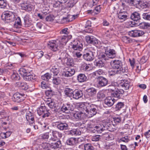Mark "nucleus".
Returning a JSON list of instances; mask_svg holds the SVG:
<instances>
[{
	"mask_svg": "<svg viewBox=\"0 0 150 150\" xmlns=\"http://www.w3.org/2000/svg\"><path fill=\"white\" fill-rule=\"evenodd\" d=\"M121 81V83L119 86L115 87L114 89H111V91L113 92L112 93V96L120 98L124 93V91L123 90H127L129 89L130 86L129 81L125 79Z\"/></svg>",
	"mask_w": 150,
	"mask_h": 150,
	"instance_id": "obj_1",
	"label": "nucleus"
},
{
	"mask_svg": "<svg viewBox=\"0 0 150 150\" xmlns=\"http://www.w3.org/2000/svg\"><path fill=\"white\" fill-rule=\"evenodd\" d=\"M47 45L50 49L54 52L57 51L62 48V44L58 39L50 41Z\"/></svg>",
	"mask_w": 150,
	"mask_h": 150,
	"instance_id": "obj_2",
	"label": "nucleus"
},
{
	"mask_svg": "<svg viewBox=\"0 0 150 150\" xmlns=\"http://www.w3.org/2000/svg\"><path fill=\"white\" fill-rule=\"evenodd\" d=\"M1 18L5 23H9L13 22L15 19V13L11 11H6L2 14Z\"/></svg>",
	"mask_w": 150,
	"mask_h": 150,
	"instance_id": "obj_3",
	"label": "nucleus"
},
{
	"mask_svg": "<svg viewBox=\"0 0 150 150\" xmlns=\"http://www.w3.org/2000/svg\"><path fill=\"white\" fill-rule=\"evenodd\" d=\"M110 65L113 69L118 70L121 73L126 72L127 69L125 68L122 67V63L121 61L119 60H114L110 62Z\"/></svg>",
	"mask_w": 150,
	"mask_h": 150,
	"instance_id": "obj_4",
	"label": "nucleus"
},
{
	"mask_svg": "<svg viewBox=\"0 0 150 150\" xmlns=\"http://www.w3.org/2000/svg\"><path fill=\"white\" fill-rule=\"evenodd\" d=\"M74 110V107L72 105L69 103H65L63 104L60 108L57 109V112L60 114H61L62 112L69 113L72 111Z\"/></svg>",
	"mask_w": 150,
	"mask_h": 150,
	"instance_id": "obj_5",
	"label": "nucleus"
},
{
	"mask_svg": "<svg viewBox=\"0 0 150 150\" xmlns=\"http://www.w3.org/2000/svg\"><path fill=\"white\" fill-rule=\"evenodd\" d=\"M37 112L39 116H41L43 118L48 117L51 115L50 113L45 106H41L38 108Z\"/></svg>",
	"mask_w": 150,
	"mask_h": 150,
	"instance_id": "obj_6",
	"label": "nucleus"
},
{
	"mask_svg": "<svg viewBox=\"0 0 150 150\" xmlns=\"http://www.w3.org/2000/svg\"><path fill=\"white\" fill-rule=\"evenodd\" d=\"M90 104L88 103H80L77 105L78 109L80 112L86 116Z\"/></svg>",
	"mask_w": 150,
	"mask_h": 150,
	"instance_id": "obj_7",
	"label": "nucleus"
},
{
	"mask_svg": "<svg viewBox=\"0 0 150 150\" xmlns=\"http://www.w3.org/2000/svg\"><path fill=\"white\" fill-rule=\"evenodd\" d=\"M70 46L74 50L81 51L83 48V45L82 42L76 40L71 42Z\"/></svg>",
	"mask_w": 150,
	"mask_h": 150,
	"instance_id": "obj_8",
	"label": "nucleus"
},
{
	"mask_svg": "<svg viewBox=\"0 0 150 150\" xmlns=\"http://www.w3.org/2000/svg\"><path fill=\"white\" fill-rule=\"evenodd\" d=\"M96 52L95 50L91 48L88 52L83 54V58L87 61H91L93 60L94 58V54Z\"/></svg>",
	"mask_w": 150,
	"mask_h": 150,
	"instance_id": "obj_9",
	"label": "nucleus"
},
{
	"mask_svg": "<svg viewBox=\"0 0 150 150\" xmlns=\"http://www.w3.org/2000/svg\"><path fill=\"white\" fill-rule=\"evenodd\" d=\"M98 108L96 105L91 104L88 111L86 116L90 118L96 115L97 113Z\"/></svg>",
	"mask_w": 150,
	"mask_h": 150,
	"instance_id": "obj_10",
	"label": "nucleus"
},
{
	"mask_svg": "<svg viewBox=\"0 0 150 150\" xmlns=\"http://www.w3.org/2000/svg\"><path fill=\"white\" fill-rule=\"evenodd\" d=\"M86 39L88 43L93 45L97 47L100 43V42L92 36H87L86 37Z\"/></svg>",
	"mask_w": 150,
	"mask_h": 150,
	"instance_id": "obj_11",
	"label": "nucleus"
},
{
	"mask_svg": "<svg viewBox=\"0 0 150 150\" xmlns=\"http://www.w3.org/2000/svg\"><path fill=\"white\" fill-rule=\"evenodd\" d=\"M25 95L24 94L17 92L15 93L12 98V100L15 102L19 103L24 100Z\"/></svg>",
	"mask_w": 150,
	"mask_h": 150,
	"instance_id": "obj_12",
	"label": "nucleus"
},
{
	"mask_svg": "<svg viewBox=\"0 0 150 150\" xmlns=\"http://www.w3.org/2000/svg\"><path fill=\"white\" fill-rule=\"evenodd\" d=\"M106 54L109 58H113L116 56L115 51L113 49H112L110 47H104Z\"/></svg>",
	"mask_w": 150,
	"mask_h": 150,
	"instance_id": "obj_13",
	"label": "nucleus"
},
{
	"mask_svg": "<svg viewBox=\"0 0 150 150\" xmlns=\"http://www.w3.org/2000/svg\"><path fill=\"white\" fill-rule=\"evenodd\" d=\"M75 73L73 69L68 68L64 69L62 73V75L65 77H70L73 76Z\"/></svg>",
	"mask_w": 150,
	"mask_h": 150,
	"instance_id": "obj_14",
	"label": "nucleus"
},
{
	"mask_svg": "<svg viewBox=\"0 0 150 150\" xmlns=\"http://www.w3.org/2000/svg\"><path fill=\"white\" fill-rule=\"evenodd\" d=\"M98 84L99 87H102L105 86L108 83V80L103 76H99L97 79Z\"/></svg>",
	"mask_w": 150,
	"mask_h": 150,
	"instance_id": "obj_15",
	"label": "nucleus"
},
{
	"mask_svg": "<svg viewBox=\"0 0 150 150\" xmlns=\"http://www.w3.org/2000/svg\"><path fill=\"white\" fill-rule=\"evenodd\" d=\"M144 34V31L139 30H132L128 33L129 35L133 37H136L142 36Z\"/></svg>",
	"mask_w": 150,
	"mask_h": 150,
	"instance_id": "obj_16",
	"label": "nucleus"
},
{
	"mask_svg": "<svg viewBox=\"0 0 150 150\" xmlns=\"http://www.w3.org/2000/svg\"><path fill=\"white\" fill-rule=\"evenodd\" d=\"M21 9L27 11H31L33 9V6L27 2L24 1L20 4Z\"/></svg>",
	"mask_w": 150,
	"mask_h": 150,
	"instance_id": "obj_17",
	"label": "nucleus"
},
{
	"mask_svg": "<svg viewBox=\"0 0 150 150\" xmlns=\"http://www.w3.org/2000/svg\"><path fill=\"white\" fill-rule=\"evenodd\" d=\"M103 131L107 130L109 131H114L115 129V127L112 124L107 122L103 125Z\"/></svg>",
	"mask_w": 150,
	"mask_h": 150,
	"instance_id": "obj_18",
	"label": "nucleus"
},
{
	"mask_svg": "<svg viewBox=\"0 0 150 150\" xmlns=\"http://www.w3.org/2000/svg\"><path fill=\"white\" fill-rule=\"evenodd\" d=\"M81 140V139L79 138L77 139L74 137H71L67 140L66 143L67 145L70 146H74L77 144V141Z\"/></svg>",
	"mask_w": 150,
	"mask_h": 150,
	"instance_id": "obj_19",
	"label": "nucleus"
},
{
	"mask_svg": "<svg viewBox=\"0 0 150 150\" xmlns=\"http://www.w3.org/2000/svg\"><path fill=\"white\" fill-rule=\"evenodd\" d=\"M27 120L30 122V125H33L34 123V117L33 113L30 111H27L26 114Z\"/></svg>",
	"mask_w": 150,
	"mask_h": 150,
	"instance_id": "obj_20",
	"label": "nucleus"
},
{
	"mask_svg": "<svg viewBox=\"0 0 150 150\" xmlns=\"http://www.w3.org/2000/svg\"><path fill=\"white\" fill-rule=\"evenodd\" d=\"M56 125H57V128L61 130H66L69 127L68 124L65 123H62L61 122H55Z\"/></svg>",
	"mask_w": 150,
	"mask_h": 150,
	"instance_id": "obj_21",
	"label": "nucleus"
},
{
	"mask_svg": "<svg viewBox=\"0 0 150 150\" xmlns=\"http://www.w3.org/2000/svg\"><path fill=\"white\" fill-rule=\"evenodd\" d=\"M115 100L113 98L110 96L108 97L104 100V103L108 106L111 107L113 105Z\"/></svg>",
	"mask_w": 150,
	"mask_h": 150,
	"instance_id": "obj_22",
	"label": "nucleus"
},
{
	"mask_svg": "<svg viewBox=\"0 0 150 150\" xmlns=\"http://www.w3.org/2000/svg\"><path fill=\"white\" fill-rule=\"evenodd\" d=\"M50 147L53 149H56L60 148L62 146L61 141L59 140L57 141H55L54 142L49 143Z\"/></svg>",
	"mask_w": 150,
	"mask_h": 150,
	"instance_id": "obj_23",
	"label": "nucleus"
},
{
	"mask_svg": "<svg viewBox=\"0 0 150 150\" xmlns=\"http://www.w3.org/2000/svg\"><path fill=\"white\" fill-rule=\"evenodd\" d=\"M103 127L100 125H95L93 129H91V131L93 133H101L103 131Z\"/></svg>",
	"mask_w": 150,
	"mask_h": 150,
	"instance_id": "obj_24",
	"label": "nucleus"
},
{
	"mask_svg": "<svg viewBox=\"0 0 150 150\" xmlns=\"http://www.w3.org/2000/svg\"><path fill=\"white\" fill-rule=\"evenodd\" d=\"M97 90L95 88L91 87L88 88L86 90L87 94L90 96H94L96 93Z\"/></svg>",
	"mask_w": 150,
	"mask_h": 150,
	"instance_id": "obj_25",
	"label": "nucleus"
},
{
	"mask_svg": "<svg viewBox=\"0 0 150 150\" xmlns=\"http://www.w3.org/2000/svg\"><path fill=\"white\" fill-rule=\"evenodd\" d=\"M23 79L26 81H33L36 79L35 76L30 74L29 72L23 76Z\"/></svg>",
	"mask_w": 150,
	"mask_h": 150,
	"instance_id": "obj_26",
	"label": "nucleus"
},
{
	"mask_svg": "<svg viewBox=\"0 0 150 150\" xmlns=\"http://www.w3.org/2000/svg\"><path fill=\"white\" fill-rule=\"evenodd\" d=\"M83 93L80 90H74L73 94V98L75 99H78L83 96Z\"/></svg>",
	"mask_w": 150,
	"mask_h": 150,
	"instance_id": "obj_27",
	"label": "nucleus"
},
{
	"mask_svg": "<svg viewBox=\"0 0 150 150\" xmlns=\"http://www.w3.org/2000/svg\"><path fill=\"white\" fill-rule=\"evenodd\" d=\"M29 15H26L24 18L25 25L26 27L29 26L32 24V21L29 17Z\"/></svg>",
	"mask_w": 150,
	"mask_h": 150,
	"instance_id": "obj_28",
	"label": "nucleus"
},
{
	"mask_svg": "<svg viewBox=\"0 0 150 150\" xmlns=\"http://www.w3.org/2000/svg\"><path fill=\"white\" fill-rule=\"evenodd\" d=\"M46 104L51 108H54L56 106L55 102L52 101L50 98H48L47 99Z\"/></svg>",
	"mask_w": 150,
	"mask_h": 150,
	"instance_id": "obj_29",
	"label": "nucleus"
},
{
	"mask_svg": "<svg viewBox=\"0 0 150 150\" xmlns=\"http://www.w3.org/2000/svg\"><path fill=\"white\" fill-rule=\"evenodd\" d=\"M74 91V89L69 87L66 88L64 90L65 95L69 97H71L72 96Z\"/></svg>",
	"mask_w": 150,
	"mask_h": 150,
	"instance_id": "obj_30",
	"label": "nucleus"
},
{
	"mask_svg": "<svg viewBox=\"0 0 150 150\" xmlns=\"http://www.w3.org/2000/svg\"><path fill=\"white\" fill-rule=\"evenodd\" d=\"M86 76L83 74H80L77 76V79L80 83L85 82L86 81Z\"/></svg>",
	"mask_w": 150,
	"mask_h": 150,
	"instance_id": "obj_31",
	"label": "nucleus"
},
{
	"mask_svg": "<svg viewBox=\"0 0 150 150\" xmlns=\"http://www.w3.org/2000/svg\"><path fill=\"white\" fill-rule=\"evenodd\" d=\"M131 18L134 21H137L140 19V14L137 12H134L131 15Z\"/></svg>",
	"mask_w": 150,
	"mask_h": 150,
	"instance_id": "obj_32",
	"label": "nucleus"
},
{
	"mask_svg": "<svg viewBox=\"0 0 150 150\" xmlns=\"http://www.w3.org/2000/svg\"><path fill=\"white\" fill-rule=\"evenodd\" d=\"M74 117L77 120H81L83 119V114L81 112H76L74 114Z\"/></svg>",
	"mask_w": 150,
	"mask_h": 150,
	"instance_id": "obj_33",
	"label": "nucleus"
},
{
	"mask_svg": "<svg viewBox=\"0 0 150 150\" xmlns=\"http://www.w3.org/2000/svg\"><path fill=\"white\" fill-rule=\"evenodd\" d=\"M118 17L119 19L124 21L127 18V16L126 13L120 12L118 13Z\"/></svg>",
	"mask_w": 150,
	"mask_h": 150,
	"instance_id": "obj_34",
	"label": "nucleus"
},
{
	"mask_svg": "<svg viewBox=\"0 0 150 150\" xmlns=\"http://www.w3.org/2000/svg\"><path fill=\"white\" fill-rule=\"evenodd\" d=\"M52 136L56 139L58 137L61 138L62 137V133L56 131L52 130Z\"/></svg>",
	"mask_w": 150,
	"mask_h": 150,
	"instance_id": "obj_35",
	"label": "nucleus"
},
{
	"mask_svg": "<svg viewBox=\"0 0 150 150\" xmlns=\"http://www.w3.org/2000/svg\"><path fill=\"white\" fill-rule=\"evenodd\" d=\"M21 25V23L20 18L18 17L16 19L14 25V27L18 28Z\"/></svg>",
	"mask_w": 150,
	"mask_h": 150,
	"instance_id": "obj_36",
	"label": "nucleus"
},
{
	"mask_svg": "<svg viewBox=\"0 0 150 150\" xmlns=\"http://www.w3.org/2000/svg\"><path fill=\"white\" fill-rule=\"evenodd\" d=\"M139 27L142 29H147L150 27V24L146 22L140 23L139 25Z\"/></svg>",
	"mask_w": 150,
	"mask_h": 150,
	"instance_id": "obj_37",
	"label": "nucleus"
},
{
	"mask_svg": "<svg viewBox=\"0 0 150 150\" xmlns=\"http://www.w3.org/2000/svg\"><path fill=\"white\" fill-rule=\"evenodd\" d=\"M29 71L24 68H21L19 70V72L20 74L23 75V77L27 74Z\"/></svg>",
	"mask_w": 150,
	"mask_h": 150,
	"instance_id": "obj_38",
	"label": "nucleus"
},
{
	"mask_svg": "<svg viewBox=\"0 0 150 150\" xmlns=\"http://www.w3.org/2000/svg\"><path fill=\"white\" fill-rule=\"evenodd\" d=\"M139 5L142 8H144L148 7L149 3H148L146 1L141 0Z\"/></svg>",
	"mask_w": 150,
	"mask_h": 150,
	"instance_id": "obj_39",
	"label": "nucleus"
},
{
	"mask_svg": "<svg viewBox=\"0 0 150 150\" xmlns=\"http://www.w3.org/2000/svg\"><path fill=\"white\" fill-rule=\"evenodd\" d=\"M51 78V74L47 73L42 76V79L44 80L48 81Z\"/></svg>",
	"mask_w": 150,
	"mask_h": 150,
	"instance_id": "obj_40",
	"label": "nucleus"
},
{
	"mask_svg": "<svg viewBox=\"0 0 150 150\" xmlns=\"http://www.w3.org/2000/svg\"><path fill=\"white\" fill-rule=\"evenodd\" d=\"M11 79L14 81L19 80L20 77L18 73L16 72H13L11 76Z\"/></svg>",
	"mask_w": 150,
	"mask_h": 150,
	"instance_id": "obj_41",
	"label": "nucleus"
},
{
	"mask_svg": "<svg viewBox=\"0 0 150 150\" xmlns=\"http://www.w3.org/2000/svg\"><path fill=\"white\" fill-rule=\"evenodd\" d=\"M84 147L85 150H95L93 146L90 144H86Z\"/></svg>",
	"mask_w": 150,
	"mask_h": 150,
	"instance_id": "obj_42",
	"label": "nucleus"
},
{
	"mask_svg": "<svg viewBox=\"0 0 150 150\" xmlns=\"http://www.w3.org/2000/svg\"><path fill=\"white\" fill-rule=\"evenodd\" d=\"M142 16L144 19L150 21V11L143 13Z\"/></svg>",
	"mask_w": 150,
	"mask_h": 150,
	"instance_id": "obj_43",
	"label": "nucleus"
},
{
	"mask_svg": "<svg viewBox=\"0 0 150 150\" xmlns=\"http://www.w3.org/2000/svg\"><path fill=\"white\" fill-rule=\"evenodd\" d=\"M61 78L59 77H54L52 80L53 83L55 85H58L61 83Z\"/></svg>",
	"mask_w": 150,
	"mask_h": 150,
	"instance_id": "obj_44",
	"label": "nucleus"
},
{
	"mask_svg": "<svg viewBox=\"0 0 150 150\" xmlns=\"http://www.w3.org/2000/svg\"><path fill=\"white\" fill-rule=\"evenodd\" d=\"M94 64L95 66L99 67H102L104 65V64L103 62L101 60L96 61L94 62Z\"/></svg>",
	"mask_w": 150,
	"mask_h": 150,
	"instance_id": "obj_45",
	"label": "nucleus"
},
{
	"mask_svg": "<svg viewBox=\"0 0 150 150\" xmlns=\"http://www.w3.org/2000/svg\"><path fill=\"white\" fill-rule=\"evenodd\" d=\"M121 73L118 70H117L115 69H113L111 71H109V74L110 76H112L115 75L117 74H120Z\"/></svg>",
	"mask_w": 150,
	"mask_h": 150,
	"instance_id": "obj_46",
	"label": "nucleus"
},
{
	"mask_svg": "<svg viewBox=\"0 0 150 150\" xmlns=\"http://www.w3.org/2000/svg\"><path fill=\"white\" fill-rule=\"evenodd\" d=\"M7 5V1L6 0H0V8H5Z\"/></svg>",
	"mask_w": 150,
	"mask_h": 150,
	"instance_id": "obj_47",
	"label": "nucleus"
},
{
	"mask_svg": "<svg viewBox=\"0 0 150 150\" xmlns=\"http://www.w3.org/2000/svg\"><path fill=\"white\" fill-rule=\"evenodd\" d=\"M54 92L51 89L47 90L45 91V93L46 96L48 97H51V96L54 95Z\"/></svg>",
	"mask_w": 150,
	"mask_h": 150,
	"instance_id": "obj_48",
	"label": "nucleus"
},
{
	"mask_svg": "<svg viewBox=\"0 0 150 150\" xmlns=\"http://www.w3.org/2000/svg\"><path fill=\"white\" fill-rule=\"evenodd\" d=\"M41 136L42 139L46 141H48L49 138V133L48 132L42 134Z\"/></svg>",
	"mask_w": 150,
	"mask_h": 150,
	"instance_id": "obj_49",
	"label": "nucleus"
},
{
	"mask_svg": "<svg viewBox=\"0 0 150 150\" xmlns=\"http://www.w3.org/2000/svg\"><path fill=\"white\" fill-rule=\"evenodd\" d=\"M122 40L124 42L127 43H129L132 42V40L131 39L126 36L123 37L122 38Z\"/></svg>",
	"mask_w": 150,
	"mask_h": 150,
	"instance_id": "obj_50",
	"label": "nucleus"
},
{
	"mask_svg": "<svg viewBox=\"0 0 150 150\" xmlns=\"http://www.w3.org/2000/svg\"><path fill=\"white\" fill-rule=\"evenodd\" d=\"M124 106L123 103L121 102H118L116 105L115 108L116 110H120Z\"/></svg>",
	"mask_w": 150,
	"mask_h": 150,
	"instance_id": "obj_51",
	"label": "nucleus"
},
{
	"mask_svg": "<svg viewBox=\"0 0 150 150\" xmlns=\"http://www.w3.org/2000/svg\"><path fill=\"white\" fill-rule=\"evenodd\" d=\"M97 97L98 99H102L105 97V95L102 91H99L97 94Z\"/></svg>",
	"mask_w": 150,
	"mask_h": 150,
	"instance_id": "obj_52",
	"label": "nucleus"
},
{
	"mask_svg": "<svg viewBox=\"0 0 150 150\" xmlns=\"http://www.w3.org/2000/svg\"><path fill=\"white\" fill-rule=\"evenodd\" d=\"M120 140L125 143H127L130 141L129 137L128 136H126L121 138Z\"/></svg>",
	"mask_w": 150,
	"mask_h": 150,
	"instance_id": "obj_53",
	"label": "nucleus"
},
{
	"mask_svg": "<svg viewBox=\"0 0 150 150\" xmlns=\"http://www.w3.org/2000/svg\"><path fill=\"white\" fill-rule=\"evenodd\" d=\"M104 73L102 69H99L93 73V75L95 76H97L98 75H100L103 74Z\"/></svg>",
	"mask_w": 150,
	"mask_h": 150,
	"instance_id": "obj_54",
	"label": "nucleus"
},
{
	"mask_svg": "<svg viewBox=\"0 0 150 150\" xmlns=\"http://www.w3.org/2000/svg\"><path fill=\"white\" fill-rule=\"evenodd\" d=\"M73 59L70 58H68L67 60V64L69 66H72L73 64Z\"/></svg>",
	"mask_w": 150,
	"mask_h": 150,
	"instance_id": "obj_55",
	"label": "nucleus"
},
{
	"mask_svg": "<svg viewBox=\"0 0 150 150\" xmlns=\"http://www.w3.org/2000/svg\"><path fill=\"white\" fill-rule=\"evenodd\" d=\"M99 135H95L92 136L91 138V140L93 141H97L99 140L100 139Z\"/></svg>",
	"mask_w": 150,
	"mask_h": 150,
	"instance_id": "obj_56",
	"label": "nucleus"
},
{
	"mask_svg": "<svg viewBox=\"0 0 150 150\" xmlns=\"http://www.w3.org/2000/svg\"><path fill=\"white\" fill-rule=\"evenodd\" d=\"M100 58L102 59H104L105 60H106L108 59V56L107 55L105 54L101 53L100 54L99 56Z\"/></svg>",
	"mask_w": 150,
	"mask_h": 150,
	"instance_id": "obj_57",
	"label": "nucleus"
},
{
	"mask_svg": "<svg viewBox=\"0 0 150 150\" xmlns=\"http://www.w3.org/2000/svg\"><path fill=\"white\" fill-rule=\"evenodd\" d=\"M58 67L61 68L62 65V62L61 58L60 57L57 61L56 63L55 64Z\"/></svg>",
	"mask_w": 150,
	"mask_h": 150,
	"instance_id": "obj_58",
	"label": "nucleus"
},
{
	"mask_svg": "<svg viewBox=\"0 0 150 150\" xmlns=\"http://www.w3.org/2000/svg\"><path fill=\"white\" fill-rule=\"evenodd\" d=\"M70 133L72 135L79 134V131L75 129H73L70 131Z\"/></svg>",
	"mask_w": 150,
	"mask_h": 150,
	"instance_id": "obj_59",
	"label": "nucleus"
},
{
	"mask_svg": "<svg viewBox=\"0 0 150 150\" xmlns=\"http://www.w3.org/2000/svg\"><path fill=\"white\" fill-rule=\"evenodd\" d=\"M51 72L53 73L54 76H56L58 74L59 72V70L57 69H54L53 68H52L51 69Z\"/></svg>",
	"mask_w": 150,
	"mask_h": 150,
	"instance_id": "obj_60",
	"label": "nucleus"
},
{
	"mask_svg": "<svg viewBox=\"0 0 150 150\" xmlns=\"http://www.w3.org/2000/svg\"><path fill=\"white\" fill-rule=\"evenodd\" d=\"M68 29L67 28H65L62 29L60 32L61 34H64L66 35H68L69 34V32L68 31Z\"/></svg>",
	"mask_w": 150,
	"mask_h": 150,
	"instance_id": "obj_61",
	"label": "nucleus"
},
{
	"mask_svg": "<svg viewBox=\"0 0 150 150\" xmlns=\"http://www.w3.org/2000/svg\"><path fill=\"white\" fill-rule=\"evenodd\" d=\"M67 37L66 36H64L62 37L60 39V40H59L60 41V42L62 44V47H63V45L64 43H65L66 42V39Z\"/></svg>",
	"mask_w": 150,
	"mask_h": 150,
	"instance_id": "obj_62",
	"label": "nucleus"
},
{
	"mask_svg": "<svg viewBox=\"0 0 150 150\" xmlns=\"http://www.w3.org/2000/svg\"><path fill=\"white\" fill-rule=\"evenodd\" d=\"M28 88V86L26 83L22 82L21 86V88L22 89L24 90H26Z\"/></svg>",
	"mask_w": 150,
	"mask_h": 150,
	"instance_id": "obj_63",
	"label": "nucleus"
},
{
	"mask_svg": "<svg viewBox=\"0 0 150 150\" xmlns=\"http://www.w3.org/2000/svg\"><path fill=\"white\" fill-rule=\"evenodd\" d=\"M42 23L40 22L37 23L36 25L37 28L39 31L42 28Z\"/></svg>",
	"mask_w": 150,
	"mask_h": 150,
	"instance_id": "obj_64",
	"label": "nucleus"
}]
</instances>
